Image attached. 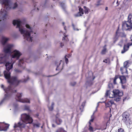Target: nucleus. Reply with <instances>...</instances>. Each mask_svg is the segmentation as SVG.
<instances>
[{
    "mask_svg": "<svg viewBox=\"0 0 132 132\" xmlns=\"http://www.w3.org/2000/svg\"><path fill=\"white\" fill-rule=\"evenodd\" d=\"M14 25H16V28H19V31L23 35L25 39L29 42H32V36L35 34L34 33L33 28L28 24H26L25 26L26 29L24 28L22 22L20 19L14 20L13 21Z\"/></svg>",
    "mask_w": 132,
    "mask_h": 132,
    "instance_id": "obj_1",
    "label": "nucleus"
},
{
    "mask_svg": "<svg viewBox=\"0 0 132 132\" xmlns=\"http://www.w3.org/2000/svg\"><path fill=\"white\" fill-rule=\"evenodd\" d=\"M7 81L9 83L10 85L7 87L5 88L4 86L3 85H2L1 87L4 89V90L6 93L5 94L3 100L0 102V105H1L4 102L9 100L10 98L11 95L12 93L16 92V90L14 88L18 84L19 81L17 77L13 76L10 78V80L11 82H9L7 79Z\"/></svg>",
    "mask_w": 132,
    "mask_h": 132,
    "instance_id": "obj_2",
    "label": "nucleus"
},
{
    "mask_svg": "<svg viewBox=\"0 0 132 132\" xmlns=\"http://www.w3.org/2000/svg\"><path fill=\"white\" fill-rule=\"evenodd\" d=\"M21 119L22 122H19L17 124L15 123L14 128L19 127L24 128L25 127V124L31 123L33 121V119L30 116L26 113H23L21 115Z\"/></svg>",
    "mask_w": 132,
    "mask_h": 132,
    "instance_id": "obj_3",
    "label": "nucleus"
},
{
    "mask_svg": "<svg viewBox=\"0 0 132 132\" xmlns=\"http://www.w3.org/2000/svg\"><path fill=\"white\" fill-rule=\"evenodd\" d=\"M13 46V44H9L4 47L3 51L5 53L0 55V64L4 63V62H6L8 61L9 56L8 53L11 52V50Z\"/></svg>",
    "mask_w": 132,
    "mask_h": 132,
    "instance_id": "obj_4",
    "label": "nucleus"
},
{
    "mask_svg": "<svg viewBox=\"0 0 132 132\" xmlns=\"http://www.w3.org/2000/svg\"><path fill=\"white\" fill-rule=\"evenodd\" d=\"M10 55L9 57V59L6 62H4V63H6L5 66L6 67V70L4 71V73L5 78L7 79L9 82H11L10 80V78H11L10 76V73L9 71V70L12 69L13 67V64L15 62H12V61H9Z\"/></svg>",
    "mask_w": 132,
    "mask_h": 132,
    "instance_id": "obj_5",
    "label": "nucleus"
},
{
    "mask_svg": "<svg viewBox=\"0 0 132 132\" xmlns=\"http://www.w3.org/2000/svg\"><path fill=\"white\" fill-rule=\"evenodd\" d=\"M128 21L122 22V29L125 30H130L132 29V15L129 14L128 18Z\"/></svg>",
    "mask_w": 132,
    "mask_h": 132,
    "instance_id": "obj_6",
    "label": "nucleus"
},
{
    "mask_svg": "<svg viewBox=\"0 0 132 132\" xmlns=\"http://www.w3.org/2000/svg\"><path fill=\"white\" fill-rule=\"evenodd\" d=\"M113 94L112 95V96L109 95V97H110L116 98V99H114V100L117 101H119L120 97L123 95L122 92L118 89L114 90L113 91Z\"/></svg>",
    "mask_w": 132,
    "mask_h": 132,
    "instance_id": "obj_7",
    "label": "nucleus"
},
{
    "mask_svg": "<svg viewBox=\"0 0 132 132\" xmlns=\"http://www.w3.org/2000/svg\"><path fill=\"white\" fill-rule=\"evenodd\" d=\"M7 12L4 9H2L0 11V24L4 22V20L6 19Z\"/></svg>",
    "mask_w": 132,
    "mask_h": 132,
    "instance_id": "obj_8",
    "label": "nucleus"
},
{
    "mask_svg": "<svg viewBox=\"0 0 132 132\" xmlns=\"http://www.w3.org/2000/svg\"><path fill=\"white\" fill-rule=\"evenodd\" d=\"M21 55L22 54L19 51L15 50L12 52L11 56V58H15L18 60Z\"/></svg>",
    "mask_w": 132,
    "mask_h": 132,
    "instance_id": "obj_9",
    "label": "nucleus"
},
{
    "mask_svg": "<svg viewBox=\"0 0 132 132\" xmlns=\"http://www.w3.org/2000/svg\"><path fill=\"white\" fill-rule=\"evenodd\" d=\"M22 93H17L15 99L17 101L22 103H30V101L27 98L21 99V98L22 96Z\"/></svg>",
    "mask_w": 132,
    "mask_h": 132,
    "instance_id": "obj_10",
    "label": "nucleus"
},
{
    "mask_svg": "<svg viewBox=\"0 0 132 132\" xmlns=\"http://www.w3.org/2000/svg\"><path fill=\"white\" fill-rule=\"evenodd\" d=\"M122 116L123 122L126 123H128L129 120V113L127 112H125L123 113Z\"/></svg>",
    "mask_w": 132,
    "mask_h": 132,
    "instance_id": "obj_11",
    "label": "nucleus"
},
{
    "mask_svg": "<svg viewBox=\"0 0 132 132\" xmlns=\"http://www.w3.org/2000/svg\"><path fill=\"white\" fill-rule=\"evenodd\" d=\"M132 45V43H128L127 45H125L123 47V49L121 51V53L123 54L127 51L128 49L130 46Z\"/></svg>",
    "mask_w": 132,
    "mask_h": 132,
    "instance_id": "obj_12",
    "label": "nucleus"
},
{
    "mask_svg": "<svg viewBox=\"0 0 132 132\" xmlns=\"http://www.w3.org/2000/svg\"><path fill=\"white\" fill-rule=\"evenodd\" d=\"M105 106L106 107H110L113 105L115 106L116 105L113 101L111 100L105 103Z\"/></svg>",
    "mask_w": 132,
    "mask_h": 132,
    "instance_id": "obj_13",
    "label": "nucleus"
},
{
    "mask_svg": "<svg viewBox=\"0 0 132 132\" xmlns=\"http://www.w3.org/2000/svg\"><path fill=\"white\" fill-rule=\"evenodd\" d=\"M9 38L4 36H2V44L3 45H4L9 40Z\"/></svg>",
    "mask_w": 132,
    "mask_h": 132,
    "instance_id": "obj_14",
    "label": "nucleus"
},
{
    "mask_svg": "<svg viewBox=\"0 0 132 132\" xmlns=\"http://www.w3.org/2000/svg\"><path fill=\"white\" fill-rule=\"evenodd\" d=\"M120 80L121 83L123 84L126 82V78L124 76H119V78Z\"/></svg>",
    "mask_w": 132,
    "mask_h": 132,
    "instance_id": "obj_15",
    "label": "nucleus"
},
{
    "mask_svg": "<svg viewBox=\"0 0 132 132\" xmlns=\"http://www.w3.org/2000/svg\"><path fill=\"white\" fill-rule=\"evenodd\" d=\"M79 12L78 13L75 15V16L76 17H79L82 16L84 14L83 9L80 7L79 9Z\"/></svg>",
    "mask_w": 132,
    "mask_h": 132,
    "instance_id": "obj_16",
    "label": "nucleus"
},
{
    "mask_svg": "<svg viewBox=\"0 0 132 132\" xmlns=\"http://www.w3.org/2000/svg\"><path fill=\"white\" fill-rule=\"evenodd\" d=\"M101 102H99L97 103V106L96 108V110L95 111H94L92 115L91 116V119L89 121H90V122H93V121L94 120V113H95V112H96L97 111V108L98 106V103H101Z\"/></svg>",
    "mask_w": 132,
    "mask_h": 132,
    "instance_id": "obj_17",
    "label": "nucleus"
},
{
    "mask_svg": "<svg viewBox=\"0 0 132 132\" xmlns=\"http://www.w3.org/2000/svg\"><path fill=\"white\" fill-rule=\"evenodd\" d=\"M24 65L23 59H20L18 65L20 67H24Z\"/></svg>",
    "mask_w": 132,
    "mask_h": 132,
    "instance_id": "obj_18",
    "label": "nucleus"
},
{
    "mask_svg": "<svg viewBox=\"0 0 132 132\" xmlns=\"http://www.w3.org/2000/svg\"><path fill=\"white\" fill-rule=\"evenodd\" d=\"M62 122V120L60 118L55 119V122L58 125H60Z\"/></svg>",
    "mask_w": 132,
    "mask_h": 132,
    "instance_id": "obj_19",
    "label": "nucleus"
},
{
    "mask_svg": "<svg viewBox=\"0 0 132 132\" xmlns=\"http://www.w3.org/2000/svg\"><path fill=\"white\" fill-rule=\"evenodd\" d=\"M55 132H67L64 129L62 128H59Z\"/></svg>",
    "mask_w": 132,
    "mask_h": 132,
    "instance_id": "obj_20",
    "label": "nucleus"
},
{
    "mask_svg": "<svg viewBox=\"0 0 132 132\" xmlns=\"http://www.w3.org/2000/svg\"><path fill=\"white\" fill-rule=\"evenodd\" d=\"M71 54H68L67 55H66L65 56V61L66 62V64H67L68 63V59H67V57L68 58L70 57H71Z\"/></svg>",
    "mask_w": 132,
    "mask_h": 132,
    "instance_id": "obj_21",
    "label": "nucleus"
},
{
    "mask_svg": "<svg viewBox=\"0 0 132 132\" xmlns=\"http://www.w3.org/2000/svg\"><path fill=\"white\" fill-rule=\"evenodd\" d=\"M34 127L35 128H39L41 124L39 122H37L36 123H32Z\"/></svg>",
    "mask_w": 132,
    "mask_h": 132,
    "instance_id": "obj_22",
    "label": "nucleus"
},
{
    "mask_svg": "<svg viewBox=\"0 0 132 132\" xmlns=\"http://www.w3.org/2000/svg\"><path fill=\"white\" fill-rule=\"evenodd\" d=\"M9 127V126H6V125H4V126H3V129L2 130H1L0 131H6L7 130Z\"/></svg>",
    "mask_w": 132,
    "mask_h": 132,
    "instance_id": "obj_23",
    "label": "nucleus"
},
{
    "mask_svg": "<svg viewBox=\"0 0 132 132\" xmlns=\"http://www.w3.org/2000/svg\"><path fill=\"white\" fill-rule=\"evenodd\" d=\"M9 0H3V4L6 6H8L9 4Z\"/></svg>",
    "mask_w": 132,
    "mask_h": 132,
    "instance_id": "obj_24",
    "label": "nucleus"
},
{
    "mask_svg": "<svg viewBox=\"0 0 132 132\" xmlns=\"http://www.w3.org/2000/svg\"><path fill=\"white\" fill-rule=\"evenodd\" d=\"M123 66L126 68L128 67L129 66V61H127L123 63Z\"/></svg>",
    "mask_w": 132,
    "mask_h": 132,
    "instance_id": "obj_25",
    "label": "nucleus"
},
{
    "mask_svg": "<svg viewBox=\"0 0 132 132\" xmlns=\"http://www.w3.org/2000/svg\"><path fill=\"white\" fill-rule=\"evenodd\" d=\"M119 75H116L115 76V77L113 81V82L114 84H117V83L116 82V81L117 79H119Z\"/></svg>",
    "mask_w": 132,
    "mask_h": 132,
    "instance_id": "obj_26",
    "label": "nucleus"
},
{
    "mask_svg": "<svg viewBox=\"0 0 132 132\" xmlns=\"http://www.w3.org/2000/svg\"><path fill=\"white\" fill-rule=\"evenodd\" d=\"M86 103V101H84V102H82L81 105V108H80V110L81 111V112L82 111V109L84 108V106H85Z\"/></svg>",
    "mask_w": 132,
    "mask_h": 132,
    "instance_id": "obj_27",
    "label": "nucleus"
},
{
    "mask_svg": "<svg viewBox=\"0 0 132 132\" xmlns=\"http://www.w3.org/2000/svg\"><path fill=\"white\" fill-rule=\"evenodd\" d=\"M64 37H63L62 39L64 40H65L67 42L69 41V39L67 37V36L64 33L63 34Z\"/></svg>",
    "mask_w": 132,
    "mask_h": 132,
    "instance_id": "obj_28",
    "label": "nucleus"
},
{
    "mask_svg": "<svg viewBox=\"0 0 132 132\" xmlns=\"http://www.w3.org/2000/svg\"><path fill=\"white\" fill-rule=\"evenodd\" d=\"M106 52V48H103V49L102 50L101 54H102L104 55L105 54Z\"/></svg>",
    "mask_w": 132,
    "mask_h": 132,
    "instance_id": "obj_29",
    "label": "nucleus"
},
{
    "mask_svg": "<svg viewBox=\"0 0 132 132\" xmlns=\"http://www.w3.org/2000/svg\"><path fill=\"white\" fill-rule=\"evenodd\" d=\"M60 4L61 6V7H62L63 10H65V4L62 2H60Z\"/></svg>",
    "mask_w": 132,
    "mask_h": 132,
    "instance_id": "obj_30",
    "label": "nucleus"
},
{
    "mask_svg": "<svg viewBox=\"0 0 132 132\" xmlns=\"http://www.w3.org/2000/svg\"><path fill=\"white\" fill-rule=\"evenodd\" d=\"M54 105V103L53 102H52L51 106L49 108V109L50 110L52 111L53 109Z\"/></svg>",
    "mask_w": 132,
    "mask_h": 132,
    "instance_id": "obj_31",
    "label": "nucleus"
},
{
    "mask_svg": "<svg viewBox=\"0 0 132 132\" xmlns=\"http://www.w3.org/2000/svg\"><path fill=\"white\" fill-rule=\"evenodd\" d=\"M89 128H88V130H89L90 132H93L94 131V128H93V127L91 126H89Z\"/></svg>",
    "mask_w": 132,
    "mask_h": 132,
    "instance_id": "obj_32",
    "label": "nucleus"
},
{
    "mask_svg": "<svg viewBox=\"0 0 132 132\" xmlns=\"http://www.w3.org/2000/svg\"><path fill=\"white\" fill-rule=\"evenodd\" d=\"M84 8L85 10L84 11L85 13V14L88 13V9L86 6H84Z\"/></svg>",
    "mask_w": 132,
    "mask_h": 132,
    "instance_id": "obj_33",
    "label": "nucleus"
},
{
    "mask_svg": "<svg viewBox=\"0 0 132 132\" xmlns=\"http://www.w3.org/2000/svg\"><path fill=\"white\" fill-rule=\"evenodd\" d=\"M24 109L27 111H30L29 106H25L24 107Z\"/></svg>",
    "mask_w": 132,
    "mask_h": 132,
    "instance_id": "obj_34",
    "label": "nucleus"
},
{
    "mask_svg": "<svg viewBox=\"0 0 132 132\" xmlns=\"http://www.w3.org/2000/svg\"><path fill=\"white\" fill-rule=\"evenodd\" d=\"M76 84V82H71L70 83V85L72 86H74Z\"/></svg>",
    "mask_w": 132,
    "mask_h": 132,
    "instance_id": "obj_35",
    "label": "nucleus"
},
{
    "mask_svg": "<svg viewBox=\"0 0 132 132\" xmlns=\"http://www.w3.org/2000/svg\"><path fill=\"white\" fill-rule=\"evenodd\" d=\"M72 25L73 27V29L75 30L78 31L79 29L76 27L73 24V23L72 24Z\"/></svg>",
    "mask_w": 132,
    "mask_h": 132,
    "instance_id": "obj_36",
    "label": "nucleus"
},
{
    "mask_svg": "<svg viewBox=\"0 0 132 132\" xmlns=\"http://www.w3.org/2000/svg\"><path fill=\"white\" fill-rule=\"evenodd\" d=\"M61 63L60 62H56L55 64L56 66V70H57V68L60 65Z\"/></svg>",
    "mask_w": 132,
    "mask_h": 132,
    "instance_id": "obj_37",
    "label": "nucleus"
},
{
    "mask_svg": "<svg viewBox=\"0 0 132 132\" xmlns=\"http://www.w3.org/2000/svg\"><path fill=\"white\" fill-rule=\"evenodd\" d=\"M110 90H108L107 91L106 93V94H105V95L106 96H108L109 95H110Z\"/></svg>",
    "mask_w": 132,
    "mask_h": 132,
    "instance_id": "obj_38",
    "label": "nucleus"
},
{
    "mask_svg": "<svg viewBox=\"0 0 132 132\" xmlns=\"http://www.w3.org/2000/svg\"><path fill=\"white\" fill-rule=\"evenodd\" d=\"M108 88L111 89L112 87V84L111 83H109L108 85Z\"/></svg>",
    "mask_w": 132,
    "mask_h": 132,
    "instance_id": "obj_39",
    "label": "nucleus"
},
{
    "mask_svg": "<svg viewBox=\"0 0 132 132\" xmlns=\"http://www.w3.org/2000/svg\"><path fill=\"white\" fill-rule=\"evenodd\" d=\"M124 130L123 129L120 128L118 129V132H123Z\"/></svg>",
    "mask_w": 132,
    "mask_h": 132,
    "instance_id": "obj_40",
    "label": "nucleus"
},
{
    "mask_svg": "<svg viewBox=\"0 0 132 132\" xmlns=\"http://www.w3.org/2000/svg\"><path fill=\"white\" fill-rule=\"evenodd\" d=\"M43 8V5H41L40 7H37V9L38 10H39L41 9H42V8Z\"/></svg>",
    "mask_w": 132,
    "mask_h": 132,
    "instance_id": "obj_41",
    "label": "nucleus"
},
{
    "mask_svg": "<svg viewBox=\"0 0 132 132\" xmlns=\"http://www.w3.org/2000/svg\"><path fill=\"white\" fill-rule=\"evenodd\" d=\"M59 114L58 113H57L56 114V116H55V117H56L55 119H56L58 118H59Z\"/></svg>",
    "mask_w": 132,
    "mask_h": 132,
    "instance_id": "obj_42",
    "label": "nucleus"
},
{
    "mask_svg": "<svg viewBox=\"0 0 132 132\" xmlns=\"http://www.w3.org/2000/svg\"><path fill=\"white\" fill-rule=\"evenodd\" d=\"M17 6V4L16 3H15L14 5V6L13 7V9H15Z\"/></svg>",
    "mask_w": 132,
    "mask_h": 132,
    "instance_id": "obj_43",
    "label": "nucleus"
},
{
    "mask_svg": "<svg viewBox=\"0 0 132 132\" xmlns=\"http://www.w3.org/2000/svg\"><path fill=\"white\" fill-rule=\"evenodd\" d=\"M109 61V60L108 59H106L104 60L103 62H105L106 63H107Z\"/></svg>",
    "mask_w": 132,
    "mask_h": 132,
    "instance_id": "obj_44",
    "label": "nucleus"
},
{
    "mask_svg": "<svg viewBox=\"0 0 132 132\" xmlns=\"http://www.w3.org/2000/svg\"><path fill=\"white\" fill-rule=\"evenodd\" d=\"M100 0H99V1H98V2H97V5H101L102 4V3L99 4V3H100Z\"/></svg>",
    "mask_w": 132,
    "mask_h": 132,
    "instance_id": "obj_45",
    "label": "nucleus"
},
{
    "mask_svg": "<svg viewBox=\"0 0 132 132\" xmlns=\"http://www.w3.org/2000/svg\"><path fill=\"white\" fill-rule=\"evenodd\" d=\"M15 71L16 72H20L21 71L18 69H15Z\"/></svg>",
    "mask_w": 132,
    "mask_h": 132,
    "instance_id": "obj_46",
    "label": "nucleus"
},
{
    "mask_svg": "<svg viewBox=\"0 0 132 132\" xmlns=\"http://www.w3.org/2000/svg\"><path fill=\"white\" fill-rule=\"evenodd\" d=\"M39 116V114L38 113H37L36 114L34 115L35 117H37Z\"/></svg>",
    "mask_w": 132,
    "mask_h": 132,
    "instance_id": "obj_47",
    "label": "nucleus"
},
{
    "mask_svg": "<svg viewBox=\"0 0 132 132\" xmlns=\"http://www.w3.org/2000/svg\"><path fill=\"white\" fill-rule=\"evenodd\" d=\"M60 46L61 47H62L63 46H64V44L63 43H60Z\"/></svg>",
    "mask_w": 132,
    "mask_h": 132,
    "instance_id": "obj_48",
    "label": "nucleus"
},
{
    "mask_svg": "<svg viewBox=\"0 0 132 132\" xmlns=\"http://www.w3.org/2000/svg\"><path fill=\"white\" fill-rule=\"evenodd\" d=\"M29 78L28 77H27V79H24V82H26L27 81V80H28V79Z\"/></svg>",
    "mask_w": 132,
    "mask_h": 132,
    "instance_id": "obj_49",
    "label": "nucleus"
},
{
    "mask_svg": "<svg viewBox=\"0 0 132 132\" xmlns=\"http://www.w3.org/2000/svg\"><path fill=\"white\" fill-rule=\"evenodd\" d=\"M14 106L15 107H16L17 106V104H15V105L14 104Z\"/></svg>",
    "mask_w": 132,
    "mask_h": 132,
    "instance_id": "obj_50",
    "label": "nucleus"
},
{
    "mask_svg": "<svg viewBox=\"0 0 132 132\" xmlns=\"http://www.w3.org/2000/svg\"><path fill=\"white\" fill-rule=\"evenodd\" d=\"M89 126H90V125H91V122L90 121H89Z\"/></svg>",
    "mask_w": 132,
    "mask_h": 132,
    "instance_id": "obj_51",
    "label": "nucleus"
},
{
    "mask_svg": "<svg viewBox=\"0 0 132 132\" xmlns=\"http://www.w3.org/2000/svg\"><path fill=\"white\" fill-rule=\"evenodd\" d=\"M130 39H131V42H132V35L131 36Z\"/></svg>",
    "mask_w": 132,
    "mask_h": 132,
    "instance_id": "obj_52",
    "label": "nucleus"
},
{
    "mask_svg": "<svg viewBox=\"0 0 132 132\" xmlns=\"http://www.w3.org/2000/svg\"><path fill=\"white\" fill-rule=\"evenodd\" d=\"M106 45H105L103 47V48H106Z\"/></svg>",
    "mask_w": 132,
    "mask_h": 132,
    "instance_id": "obj_53",
    "label": "nucleus"
},
{
    "mask_svg": "<svg viewBox=\"0 0 132 132\" xmlns=\"http://www.w3.org/2000/svg\"><path fill=\"white\" fill-rule=\"evenodd\" d=\"M125 69L126 71V72L127 73H128V71L127 70V69L126 68H125Z\"/></svg>",
    "mask_w": 132,
    "mask_h": 132,
    "instance_id": "obj_54",
    "label": "nucleus"
},
{
    "mask_svg": "<svg viewBox=\"0 0 132 132\" xmlns=\"http://www.w3.org/2000/svg\"><path fill=\"white\" fill-rule=\"evenodd\" d=\"M52 126L53 127H55L54 125L53 124L52 125Z\"/></svg>",
    "mask_w": 132,
    "mask_h": 132,
    "instance_id": "obj_55",
    "label": "nucleus"
},
{
    "mask_svg": "<svg viewBox=\"0 0 132 132\" xmlns=\"http://www.w3.org/2000/svg\"><path fill=\"white\" fill-rule=\"evenodd\" d=\"M108 10V7H106L105 8V10Z\"/></svg>",
    "mask_w": 132,
    "mask_h": 132,
    "instance_id": "obj_56",
    "label": "nucleus"
},
{
    "mask_svg": "<svg viewBox=\"0 0 132 132\" xmlns=\"http://www.w3.org/2000/svg\"><path fill=\"white\" fill-rule=\"evenodd\" d=\"M95 77H94L93 78V80H92L93 81L95 79Z\"/></svg>",
    "mask_w": 132,
    "mask_h": 132,
    "instance_id": "obj_57",
    "label": "nucleus"
},
{
    "mask_svg": "<svg viewBox=\"0 0 132 132\" xmlns=\"http://www.w3.org/2000/svg\"><path fill=\"white\" fill-rule=\"evenodd\" d=\"M122 86V88H125V87L124 86Z\"/></svg>",
    "mask_w": 132,
    "mask_h": 132,
    "instance_id": "obj_58",
    "label": "nucleus"
},
{
    "mask_svg": "<svg viewBox=\"0 0 132 132\" xmlns=\"http://www.w3.org/2000/svg\"><path fill=\"white\" fill-rule=\"evenodd\" d=\"M34 6H36L37 5V4H34Z\"/></svg>",
    "mask_w": 132,
    "mask_h": 132,
    "instance_id": "obj_59",
    "label": "nucleus"
},
{
    "mask_svg": "<svg viewBox=\"0 0 132 132\" xmlns=\"http://www.w3.org/2000/svg\"><path fill=\"white\" fill-rule=\"evenodd\" d=\"M65 27H64V30H66V29H65Z\"/></svg>",
    "mask_w": 132,
    "mask_h": 132,
    "instance_id": "obj_60",
    "label": "nucleus"
},
{
    "mask_svg": "<svg viewBox=\"0 0 132 132\" xmlns=\"http://www.w3.org/2000/svg\"><path fill=\"white\" fill-rule=\"evenodd\" d=\"M83 132H86V131L84 130V131Z\"/></svg>",
    "mask_w": 132,
    "mask_h": 132,
    "instance_id": "obj_61",
    "label": "nucleus"
},
{
    "mask_svg": "<svg viewBox=\"0 0 132 132\" xmlns=\"http://www.w3.org/2000/svg\"><path fill=\"white\" fill-rule=\"evenodd\" d=\"M120 42H121V43H122V42H123V41H121Z\"/></svg>",
    "mask_w": 132,
    "mask_h": 132,
    "instance_id": "obj_62",
    "label": "nucleus"
},
{
    "mask_svg": "<svg viewBox=\"0 0 132 132\" xmlns=\"http://www.w3.org/2000/svg\"><path fill=\"white\" fill-rule=\"evenodd\" d=\"M63 25H64V22H63Z\"/></svg>",
    "mask_w": 132,
    "mask_h": 132,
    "instance_id": "obj_63",
    "label": "nucleus"
},
{
    "mask_svg": "<svg viewBox=\"0 0 132 132\" xmlns=\"http://www.w3.org/2000/svg\"><path fill=\"white\" fill-rule=\"evenodd\" d=\"M41 128H43V126H42L41 127Z\"/></svg>",
    "mask_w": 132,
    "mask_h": 132,
    "instance_id": "obj_64",
    "label": "nucleus"
}]
</instances>
